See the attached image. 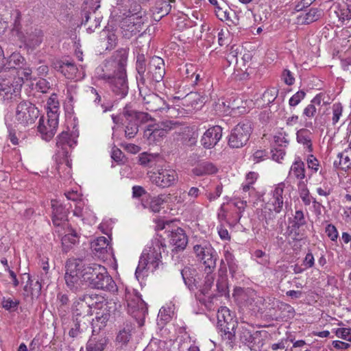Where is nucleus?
I'll list each match as a JSON object with an SVG mask.
<instances>
[{
  "label": "nucleus",
  "instance_id": "obj_41",
  "mask_svg": "<svg viewBox=\"0 0 351 351\" xmlns=\"http://www.w3.org/2000/svg\"><path fill=\"white\" fill-rule=\"evenodd\" d=\"M77 241V233L73 230H69V232L65 234L62 237V245L63 250L66 252H68L70 250L71 245L75 244Z\"/></svg>",
  "mask_w": 351,
  "mask_h": 351
},
{
  "label": "nucleus",
  "instance_id": "obj_3",
  "mask_svg": "<svg viewBox=\"0 0 351 351\" xmlns=\"http://www.w3.org/2000/svg\"><path fill=\"white\" fill-rule=\"evenodd\" d=\"M82 278L86 285L92 289L114 292L117 290V285L109 275L106 268L97 263L84 265Z\"/></svg>",
  "mask_w": 351,
  "mask_h": 351
},
{
  "label": "nucleus",
  "instance_id": "obj_39",
  "mask_svg": "<svg viewBox=\"0 0 351 351\" xmlns=\"http://www.w3.org/2000/svg\"><path fill=\"white\" fill-rule=\"evenodd\" d=\"M296 136L297 141L300 144L306 145L308 151L311 152L313 151V145L309 131L306 129H301L297 132Z\"/></svg>",
  "mask_w": 351,
  "mask_h": 351
},
{
  "label": "nucleus",
  "instance_id": "obj_31",
  "mask_svg": "<svg viewBox=\"0 0 351 351\" xmlns=\"http://www.w3.org/2000/svg\"><path fill=\"white\" fill-rule=\"evenodd\" d=\"M160 161V157L158 154H151L147 152L141 153L138 156V162L145 167L152 168L158 165Z\"/></svg>",
  "mask_w": 351,
  "mask_h": 351
},
{
  "label": "nucleus",
  "instance_id": "obj_1",
  "mask_svg": "<svg viewBox=\"0 0 351 351\" xmlns=\"http://www.w3.org/2000/svg\"><path fill=\"white\" fill-rule=\"evenodd\" d=\"M128 52L124 49L117 50L111 60L105 64L106 71L114 69L113 73H104L101 78L110 84L112 92L121 98L125 97L128 93L126 75Z\"/></svg>",
  "mask_w": 351,
  "mask_h": 351
},
{
  "label": "nucleus",
  "instance_id": "obj_7",
  "mask_svg": "<svg viewBox=\"0 0 351 351\" xmlns=\"http://www.w3.org/2000/svg\"><path fill=\"white\" fill-rule=\"evenodd\" d=\"M253 131L252 122L245 119L232 129L228 136V145L232 148H241L248 142Z\"/></svg>",
  "mask_w": 351,
  "mask_h": 351
},
{
  "label": "nucleus",
  "instance_id": "obj_38",
  "mask_svg": "<svg viewBox=\"0 0 351 351\" xmlns=\"http://www.w3.org/2000/svg\"><path fill=\"white\" fill-rule=\"evenodd\" d=\"M25 60L24 58L19 53H12L5 61L3 69H14L16 66H21Z\"/></svg>",
  "mask_w": 351,
  "mask_h": 351
},
{
  "label": "nucleus",
  "instance_id": "obj_28",
  "mask_svg": "<svg viewBox=\"0 0 351 351\" xmlns=\"http://www.w3.org/2000/svg\"><path fill=\"white\" fill-rule=\"evenodd\" d=\"M80 298L90 308V311L93 308H102L105 302H106L103 296L96 293H85Z\"/></svg>",
  "mask_w": 351,
  "mask_h": 351
},
{
  "label": "nucleus",
  "instance_id": "obj_8",
  "mask_svg": "<svg viewBox=\"0 0 351 351\" xmlns=\"http://www.w3.org/2000/svg\"><path fill=\"white\" fill-rule=\"evenodd\" d=\"M165 247L166 245L159 239H157L154 242V252H152V254L148 253H143L141 254L135 272L136 277L138 279L147 269H149V265H152L154 269L158 267L162 258L160 249L162 248L163 252H165Z\"/></svg>",
  "mask_w": 351,
  "mask_h": 351
},
{
  "label": "nucleus",
  "instance_id": "obj_64",
  "mask_svg": "<svg viewBox=\"0 0 351 351\" xmlns=\"http://www.w3.org/2000/svg\"><path fill=\"white\" fill-rule=\"evenodd\" d=\"M282 78L285 83L289 86L294 84L295 78L293 77L291 72L288 69H285L282 72Z\"/></svg>",
  "mask_w": 351,
  "mask_h": 351
},
{
  "label": "nucleus",
  "instance_id": "obj_61",
  "mask_svg": "<svg viewBox=\"0 0 351 351\" xmlns=\"http://www.w3.org/2000/svg\"><path fill=\"white\" fill-rule=\"evenodd\" d=\"M239 53V47L237 45H232L228 50L227 58L229 62L237 60V55Z\"/></svg>",
  "mask_w": 351,
  "mask_h": 351
},
{
  "label": "nucleus",
  "instance_id": "obj_24",
  "mask_svg": "<svg viewBox=\"0 0 351 351\" xmlns=\"http://www.w3.org/2000/svg\"><path fill=\"white\" fill-rule=\"evenodd\" d=\"M285 184L283 182H280L277 184L272 191V197L267 205H271L272 210L275 213H280L282 210L284 206L283 193L285 190Z\"/></svg>",
  "mask_w": 351,
  "mask_h": 351
},
{
  "label": "nucleus",
  "instance_id": "obj_10",
  "mask_svg": "<svg viewBox=\"0 0 351 351\" xmlns=\"http://www.w3.org/2000/svg\"><path fill=\"white\" fill-rule=\"evenodd\" d=\"M39 114L40 111L34 104L23 100L16 108L15 120L18 125L27 127L34 124Z\"/></svg>",
  "mask_w": 351,
  "mask_h": 351
},
{
  "label": "nucleus",
  "instance_id": "obj_44",
  "mask_svg": "<svg viewBox=\"0 0 351 351\" xmlns=\"http://www.w3.org/2000/svg\"><path fill=\"white\" fill-rule=\"evenodd\" d=\"M139 125L136 120H126L125 136L126 138L130 139L134 138L138 132Z\"/></svg>",
  "mask_w": 351,
  "mask_h": 351
},
{
  "label": "nucleus",
  "instance_id": "obj_4",
  "mask_svg": "<svg viewBox=\"0 0 351 351\" xmlns=\"http://www.w3.org/2000/svg\"><path fill=\"white\" fill-rule=\"evenodd\" d=\"M84 267L81 259L69 258L66 262L65 284L67 289L73 293H79L86 286V282L82 278Z\"/></svg>",
  "mask_w": 351,
  "mask_h": 351
},
{
  "label": "nucleus",
  "instance_id": "obj_27",
  "mask_svg": "<svg viewBox=\"0 0 351 351\" xmlns=\"http://www.w3.org/2000/svg\"><path fill=\"white\" fill-rule=\"evenodd\" d=\"M71 311L73 317H82L88 322H90L89 317L93 315V311L90 310L80 297L73 302Z\"/></svg>",
  "mask_w": 351,
  "mask_h": 351
},
{
  "label": "nucleus",
  "instance_id": "obj_48",
  "mask_svg": "<svg viewBox=\"0 0 351 351\" xmlns=\"http://www.w3.org/2000/svg\"><path fill=\"white\" fill-rule=\"evenodd\" d=\"M321 13V10L317 8H311L309 11L306 13L302 22L306 24H310L316 21L320 18Z\"/></svg>",
  "mask_w": 351,
  "mask_h": 351
},
{
  "label": "nucleus",
  "instance_id": "obj_58",
  "mask_svg": "<svg viewBox=\"0 0 351 351\" xmlns=\"http://www.w3.org/2000/svg\"><path fill=\"white\" fill-rule=\"evenodd\" d=\"M306 93L304 90H299L295 93L289 99L290 106H296L305 97Z\"/></svg>",
  "mask_w": 351,
  "mask_h": 351
},
{
  "label": "nucleus",
  "instance_id": "obj_29",
  "mask_svg": "<svg viewBox=\"0 0 351 351\" xmlns=\"http://www.w3.org/2000/svg\"><path fill=\"white\" fill-rule=\"evenodd\" d=\"M218 168L209 161H204L197 164L193 169V173L196 176H204L217 173Z\"/></svg>",
  "mask_w": 351,
  "mask_h": 351
},
{
  "label": "nucleus",
  "instance_id": "obj_42",
  "mask_svg": "<svg viewBox=\"0 0 351 351\" xmlns=\"http://www.w3.org/2000/svg\"><path fill=\"white\" fill-rule=\"evenodd\" d=\"M168 198L169 195L165 194H160L154 197L149 202V208L154 213H158L162 208V205L167 202Z\"/></svg>",
  "mask_w": 351,
  "mask_h": 351
},
{
  "label": "nucleus",
  "instance_id": "obj_26",
  "mask_svg": "<svg viewBox=\"0 0 351 351\" xmlns=\"http://www.w3.org/2000/svg\"><path fill=\"white\" fill-rule=\"evenodd\" d=\"M176 0H158L156 2L152 8V14L154 19L156 21H160L162 17L167 15L171 9V3Z\"/></svg>",
  "mask_w": 351,
  "mask_h": 351
},
{
  "label": "nucleus",
  "instance_id": "obj_40",
  "mask_svg": "<svg viewBox=\"0 0 351 351\" xmlns=\"http://www.w3.org/2000/svg\"><path fill=\"white\" fill-rule=\"evenodd\" d=\"M198 134L193 128L186 127L184 128L182 134V143L189 147L195 145L197 142Z\"/></svg>",
  "mask_w": 351,
  "mask_h": 351
},
{
  "label": "nucleus",
  "instance_id": "obj_17",
  "mask_svg": "<svg viewBox=\"0 0 351 351\" xmlns=\"http://www.w3.org/2000/svg\"><path fill=\"white\" fill-rule=\"evenodd\" d=\"M53 67L68 79L78 77V69L73 61L69 60H56L52 62Z\"/></svg>",
  "mask_w": 351,
  "mask_h": 351
},
{
  "label": "nucleus",
  "instance_id": "obj_25",
  "mask_svg": "<svg viewBox=\"0 0 351 351\" xmlns=\"http://www.w3.org/2000/svg\"><path fill=\"white\" fill-rule=\"evenodd\" d=\"M77 144L76 137L67 132H62L57 136L56 145L61 148L64 156L69 153L68 147L73 148Z\"/></svg>",
  "mask_w": 351,
  "mask_h": 351
},
{
  "label": "nucleus",
  "instance_id": "obj_19",
  "mask_svg": "<svg viewBox=\"0 0 351 351\" xmlns=\"http://www.w3.org/2000/svg\"><path fill=\"white\" fill-rule=\"evenodd\" d=\"M222 136V128L215 125L208 128L201 138V144L205 149L214 147Z\"/></svg>",
  "mask_w": 351,
  "mask_h": 351
},
{
  "label": "nucleus",
  "instance_id": "obj_51",
  "mask_svg": "<svg viewBox=\"0 0 351 351\" xmlns=\"http://www.w3.org/2000/svg\"><path fill=\"white\" fill-rule=\"evenodd\" d=\"M130 10L132 14L130 17L135 18V19L138 21L143 20L144 22L147 21L145 12L142 11V8L140 5L135 3L133 6H131Z\"/></svg>",
  "mask_w": 351,
  "mask_h": 351
},
{
  "label": "nucleus",
  "instance_id": "obj_53",
  "mask_svg": "<svg viewBox=\"0 0 351 351\" xmlns=\"http://www.w3.org/2000/svg\"><path fill=\"white\" fill-rule=\"evenodd\" d=\"M337 14L339 19L342 21L350 20L351 19V5L348 4L342 5Z\"/></svg>",
  "mask_w": 351,
  "mask_h": 351
},
{
  "label": "nucleus",
  "instance_id": "obj_30",
  "mask_svg": "<svg viewBox=\"0 0 351 351\" xmlns=\"http://www.w3.org/2000/svg\"><path fill=\"white\" fill-rule=\"evenodd\" d=\"M11 19L12 20V32H15L17 37L20 36V33L23 34L24 32V29L27 27V25L24 26V17L23 14L19 10H13L11 13Z\"/></svg>",
  "mask_w": 351,
  "mask_h": 351
},
{
  "label": "nucleus",
  "instance_id": "obj_59",
  "mask_svg": "<svg viewBox=\"0 0 351 351\" xmlns=\"http://www.w3.org/2000/svg\"><path fill=\"white\" fill-rule=\"evenodd\" d=\"M336 335L346 341H351V328H339L336 330Z\"/></svg>",
  "mask_w": 351,
  "mask_h": 351
},
{
  "label": "nucleus",
  "instance_id": "obj_60",
  "mask_svg": "<svg viewBox=\"0 0 351 351\" xmlns=\"http://www.w3.org/2000/svg\"><path fill=\"white\" fill-rule=\"evenodd\" d=\"M223 191V185L220 183L215 187V193L206 192L205 193L206 197L210 202L214 201L221 195Z\"/></svg>",
  "mask_w": 351,
  "mask_h": 351
},
{
  "label": "nucleus",
  "instance_id": "obj_49",
  "mask_svg": "<svg viewBox=\"0 0 351 351\" xmlns=\"http://www.w3.org/2000/svg\"><path fill=\"white\" fill-rule=\"evenodd\" d=\"M20 302L19 300H12L10 298H5L2 300L1 305L6 311L9 312H15L18 309V306Z\"/></svg>",
  "mask_w": 351,
  "mask_h": 351
},
{
  "label": "nucleus",
  "instance_id": "obj_62",
  "mask_svg": "<svg viewBox=\"0 0 351 351\" xmlns=\"http://www.w3.org/2000/svg\"><path fill=\"white\" fill-rule=\"evenodd\" d=\"M326 233L327 236L332 241H335L338 238V232L336 227L332 224H328L326 228Z\"/></svg>",
  "mask_w": 351,
  "mask_h": 351
},
{
  "label": "nucleus",
  "instance_id": "obj_23",
  "mask_svg": "<svg viewBox=\"0 0 351 351\" xmlns=\"http://www.w3.org/2000/svg\"><path fill=\"white\" fill-rule=\"evenodd\" d=\"M43 34L40 29H34L29 32L28 27L24 29L23 34L20 33L19 40L31 48L38 47L43 41Z\"/></svg>",
  "mask_w": 351,
  "mask_h": 351
},
{
  "label": "nucleus",
  "instance_id": "obj_37",
  "mask_svg": "<svg viewBox=\"0 0 351 351\" xmlns=\"http://www.w3.org/2000/svg\"><path fill=\"white\" fill-rule=\"evenodd\" d=\"M291 173L299 180H302L305 178L304 163L299 157L295 159L291 167L289 175Z\"/></svg>",
  "mask_w": 351,
  "mask_h": 351
},
{
  "label": "nucleus",
  "instance_id": "obj_43",
  "mask_svg": "<svg viewBox=\"0 0 351 351\" xmlns=\"http://www.w3.org/2000/svg\"><path fill=\"white\" fill-rule=\"evenodd\" d=\"M344 151L337 154L339 160H335L333 167L335 169L341 168L343 170H347L351 167V158L348 156L345 155Z\"/></svg>",
  "mask_w": 351,
  "mask_h": 351
},
{
  "label": "nucleus",
  "instance_id": "obj_18",
  "mask_svg": "<svg viewBox=\"0 0 351 351\" xmlns=\"http://www.w3.org/2000/svg\"><path fill=\"white\" fill-rule=\"evenodd\" d=\"M170 244L173 247V252L184 250L188 243V237L184 230L181 228H177L168 233Z\"/></svg>",
  "mask_w": 351,
  "mask_h": 351
},
{
  "label": "nucleus",
  "instance_id": "obj_22",
  "mask_svg": "<svg viewBox=\"0 0 351 351\" xmlns=\"http://www.w3.org/2000/svg\"><path fill=\"white\" fill-rule=\"evenodd\" d=\"M52 222L57 228H64L68 226L67 221V210L59 202L56 200H51Z\"/></svg>",
  "mask_w": 351,
  "mask_h": 351
},
{
  "label": "nucleus",
  "instance_id": "obj_21",
  "mask_svg": "<svg viewBox=\"0 0 351 351\" xmlns=\"http://www.w3.org/2000/svg\"><path fill=\"white\" fill-rule=\"evenodd\" d=\"M208 273L209 272L208 271ZM214 279L213 275L208 274L204 278V282L199 285L197 292L195 293L196 299L202 304H205V297H207L208 300H212L216 296V294L211 291Z\"/></svg>",
  "mask_w": 351,
  "mask_h": 351
},
{
  "label": "nucleus",
  "instance_id": "obj_5",
  "mask_svg": "<svg viewBox=\"0 0 351 351\" xmlns=\"http://www.w3.org/2000/svg\"><path fill=\"white\" fill-rule=\"evenodd\" d=\"M24 80L22 77L15 75H0V97L4 101H16L21 96Z\"/></svg>",
  "mask_w": 351,
  "mask_h": 351
},
{
  "label": "nucleus",
  "instance_id": "obj_35",
  "mask_svg": "<svg viewBox=\"0 0 351 351\" xmlns=\"http://www.w3.org/2000/svg\"><path fill=\"white\" fill-rule=\"evenodd\" d=\"M274 211L271 209V208H267V206L265 208V210L263 211V219L265 221L263 223V227L265 230L269 231L273 230L276 228V214L274 213Z\"/></svg>",
  "mask_w": 351,
  "mask_h": 351
},
{
  "label": "nucleus",
  "instance_id": "obj_36",
  "mask_svg": "<svg viewBox=\"0 0 351 351\" xmlns=\"http://www.w3.org/2000/svg\"><path fill=\"white\" fill-rule=\"evenodd\" d=\"M108 247L110 248V243L105 237H99L91 243V248L93 250L100 254L106 253Z\"/></svg>",
  "mask_w": 351,
  "mask_h": 351
},
{
  "label": "nucleus",
  "instance_id": "obj_33",
  "mask_svg": "<svg viewBox=\"0 0 351 351\" xmlns=\"http://www.w3.org/2000/svg\"><path fill=\"white\" fill-rule=\"evenodd\" d=\"M197 271L189 267L183 268L180 273L185 285L191 291H195L194 277Z\"/></svg>",
  "mask_w": 351,
  "mask_h": 351
},
{
  "label": "nucleus",
  "instance_id": "obj_52",
  "mask_svg": "<svg viewBox=\"0 0 351 351\" xmlns=\"http://www.w3.org/2000/svg\"><path fill=\"white\" fill-rule=\"evenodd\" d=\"M138 111H136L131 104H126L123 109L122 114L126 120H136Z\"/></svg>",
  "mask_w": 351,
  "mask_h": 351
},
{
  "label": "nucleus",
  "instance_id": "obj_15",
  "mask_svg": "<svg viewBox=\"0 0 351 351\" xmlns=\"http://www.w3.org/2000/svg\"><path fill=\"white\" fill-rule=\"evenodd\" d=\"M179 123L173 121H163L156 125H149L144 131L143 136L150 141H158L167 133L178 125Z\"/></svg>",
  "mask_w": 351,
  "mask_h": 351
},
{
  "label": "nucleus",
  "instance_id": "obj_34",
  "mask_svg": "<svg viewBox=\"0 0 351 351\" xmlns=\"http://www.w3.org/2000/svg\"><path fill=\"white\" fill-rule=\"evenodd\" d=\"M108 343V339L105 337L97 340L90 339L86 343V351H103Z\"/></svg>",
  "mask_w": 351,
  "mask_h": 351
},
{
  "label": "nucleus",
  "instance_id": "obj_45",
  "mask_svg": "<svg viewBox=\"0 0 351 351\" xmlns=\"http://www.w3.org/2000/svg\"><path fill=\"white\" fill-rule=\"evenodd\" d=\"M298 191L300 197L305 206H308L311 203L313 197L311 196L309 190L304 182H300L298 184Z\"/></svg>",
  "mask_w": 351,
  "mask_h": 351
},
{
  "label": "nucleus",
  "instance_id": "obj_55",
  "mask_svg": "<svg viewBox=\"0 0 351 351\" xmlns=\"http://www.w3.org/2000/svg\"><path fill=\"white\" fill-rule=\"evenodd\" d=\"M343 112V106L341 103H335L332 105V124L335 125L339 120Z\"/></svg>",
  "mask_w": 351,
  "mask_h": 351
},
{
  "label": "nucleus",
  "instance_id": "obj_13",
  "mask_svg": "<svg viewBox=\"0 0 351 351\" xmlns=\"http://www.w3.org/2000/svg\"><path fill=\"white\" fill-rule=\"evenodd\" d=\"M128 311L136 321L139 327L145 323V316L148 313L147 304L138 295L127 298Z\"/></svg>",
  "mask_w": 351,
  "mask_h": 351
},
{
  "label": "nucleus",
  "instance_id": "obj_20",
  "mask_svg": "<svg viewBox=\"0 0 351 351\" xmlns=\"http://www.w3.org/2000/svg\"><path fill=\"white\" fill-rule=\"evenodd\" d=\"M102 308H104L102 311L97 313L95 319H93L90 322L93 335L98 334L101 329L105 328L111 317V307L108 306L107 302H105Z\"/></svg>",
  "mask_w": 351,
  "mask_h": 351
},
{
  "label": "nucleus",
  "instance_id": "obj_50",
  "mask_svg": "<svg viewBox=\"0 0 351 351\" xmlns=\"http://www.w3.org/2000/svg\"><path fill=\"white\" fill-rule=\"evenodd\" d=\"M216 287L219 295H226L228 293V282L226 276H221L217 279Z\"/></svg>",
  "mask_w": 351,
  "mask_h": 351
},
{
  "label": "nucleus",
  "instance_id": "obj_56",
  "mask_svg": "<svg viewBox=\"0 0 351 351\" xmlns=\"http://www.w3.org/2000/svg\"><path fill=\"white\" fill-rule=\"evenodd\" d=\"M51 84L49 81L44 78H40L36 84L37 90L45 93L51 88Z\"/></svg>",
  "mask_w": 351,
  "mask_h": 351
},
{
  "label": "nucleus",
  "instance_id": "obj_57",
  "mask_svg": "<svg viewBox=\"0 0 351 351\" xmlns=\"http://www.w3.org/2000/svg\"><path fill=\"white\" fill-rule=\"evenodd\" d=\"M303 226L297 224L295 222L292 221L291 232L294 233V239L297 241L302 240L304 236V231L301 230Z\"/></svg>",
  "mask_w": 351,
  "mask_h": 351
},
{
  "label": "nucleus",
  "instance_id": "obj_6",
  "mask_svg": "<svg viewBox=\"0 0 351 351\" xmlns=\"http://www.w3.org/2000/svg\"><path fill=\"white\" fill-rule=\"evenodd\" d=\"M238 322L231 315L230 310L226 307H221L217 312V328L221 332V336L223 340L232 344L236 339L235 331Z\"/></svg>",
  "mask_w": 351,
  "mask_h": 351
},
{
  "label": "nucleus",
  "instance_id": "obj_32",
  "mask_svg": "<svg viewBox=\"0 0 351 351\" xmlns=\"http://www.w3.org/2000/svg\"><path fill=\"white\" fill-rule=\"evenodd\" d=\"M73 325L69 332V336L73 338L77 337L79 334L86 330L89 323L86 319L79 317H73Z\"/></svg>",
  "mask_w": 351,
  "mask_h": 351
},
{
  "label": "nucleus",
  "instance_id": "obj_47",
  "mask_svg": "<svg viewBox=\"0 0 351 351\" xmlns=\"http://www.w3.org/2000/svg\"><path fill=\"white\" fill-rule=\"evenodd\" d=\"M131 339V326L127 325L121 330L117 336V341L122 345H125Z\"/></svg>",
  "mask_w": 351,
  "mask_h": 351
},
{
  "label": "nucleus",
  "instance_id": "obj_63",
  "mask_svg": "<svg viewBox=\"0 0 351 351\" xmlns=\"http://www.w3.org/2000/svg\"><path fill=\"white\" fill-rule=\"evenodd\" d=\"M172 313L173 312L171 311L170 308H165L162 307L159 311L158 317L160 318L161 320H163L165 322H168L170 321L171 318Z\"/></svg>",
  "mask_w": 351,
  "mask_h": 351
},
{
  "label": "nucleus",
  "instance_id": "obj_16",
  "mask_svg": "<svg viewBox=\"0 0 351 351\" xmlns=\"http://www.w3.org/2000/svg\"><path fill=\"white\" fill-rule=\"evenodd\" d=\"M135 20V18L127 17L121 21L120 27L124 38L130 39L142 30L141 25L144 23V21Z\"/></svg>",
  "mask_w": 351,
  "mask_h": 351
},
{
  "label": "nucleus",
  "instance_id": "obj_9",
  "mask_svg": "<svg viewBox=\"0 0 351 351\" xmlns=\"http://www.w3.org/2000/svg\"><path fill=\"white\" fill-rule=\"evenodd\" d=\"M143 104L147 110L150 112H167L169 108L166 101L158 95L151 91L152 86H138Z\"/></svg>",
  "mask_w": 351,
  "mask_h": 351
},
{
  "label": "nucleus",
  "instance_id": "obj_54",
  "mask_svg": "<svg viewBox=\"0 0 351 351\" xmlns=\"http://www.w3.org/2000/svg\"><path fill=\"white\" fill-rule=\"evenodd\" d=\"M232 11H230L228 9H223L220 6H217V9H215V14L217 18L222 21H232L230 17V14Z\"/></svg>",
  "mask_w": 351,
  "mask_h": 351
},
{
  "label": "nucleus",
  "instance_id": "obj_46",
  "mask_svg": "<svg viewBox=\"0 0 351 351\" xmlns=\"http://www.w3.org/2000/svg\"><path fill=\"white\" fill-rule=\"evenodd\" d=\"M88 98L90 100H93L95 104L101 105L104 112H106L110 109L108 107L105 106L104 103L102 102L101 95L93 87L90 88L88 91Z\"/></svg>",
  "mask_w": 351,
  "mask_h": 351
},
{
  "label": "nucleus",
  "instance_id": "obj_2",
  "mask_svg": "<svg viewBox=\"0 0 351 351\" xmlns=\"http://www.w3.org/2000/svg\"><path fill=\"white\" fill-rule=\"evenodd\" d=\"M136 70L138 86H152L162 80L165 74V62L158 56H153L147 64L145 55L138 53Z\"/></svg>",
  "mask_w": 351,
  "mask_h": 351
},
{
  "label": "nucleus",
  "instance_id": "obj_11",
  "mask_svg": "<svg viewBox=\"0 0 351 351\" xmlns=\"http://www.w3.org/2000/svg\"><path fill=\"white\" fill-rule=\"evenodd\" d=\"M193 252L197 261L204 265L206 269H208V272L212 271L215 268L218 257L217 254L208 241H203L195 245Z\"/></svg>",
  "mask_w": 351,
  "mask_h": 351
},
{
  "label": "nucleus",
  "instance_id": "obj_14",
  "mask_svg": "<svg viewBox=\"0 0 351 351\" xmlns=\"http://www.w3.org/2000/svg\"><path fill=\"white\" fill-rule=\"evenodd\" d=\"M58 117L55 110L53 112H47L46 120L44 117L40 118L38 131L45 141H49L55 135L58 125Z\"/></svg>",
  "mask_w": 351,
  "mask_h": 351
},
{
  "label": "nucleus",
  "instance_id": "obj_12",
  "mask_svg": "<svg viewBox=\"0 0 351 351\" xmlns=\"http://www.w3.org/2000/svg\"><path fill=\"white\" fill-rule=\"evenodd\" d=\"M148 174L152 183L160 188L171 186L178 180V173L169 167H161L157 171H150Z\"/></svg>",
  "mask_w": 351,
  "mask_h": 351
}]
</instances>
